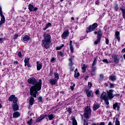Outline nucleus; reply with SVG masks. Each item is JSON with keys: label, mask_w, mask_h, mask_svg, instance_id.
<instances>
[{"label": "nucleus", "mask_w": 125, "mask_h": 125, "mask_svg": "<svg viewBox=\"0 0 125 125\" xmlns=\"http://www.w3.org/2000/svg\"><path fill=\"white\" fill-rule=\"evenodd\" d=\"M28 83L29 84H33V86H31L30 88V94L31 96H33L35 98H37V93L38 91H40L42 89V80L40 79L39 82L36 80V78L34 77L30 78L28 79Z\"/></svg>", "instance_id": "obj_1"}, {"label": "nucleus", "mask_w": 125, "mask_h": 125, "mask_svg": "<svg viewBox=\"0 0 125 125\" xmlns=\"http://www.w3.org/2000/svg\"><path fill=\"white\" fill-rule=\"evenodd\" d=\"M113 92H114V90L110 89L108 91H106V92H104L101 95V99L104 100V103L106 105H109V99H113L114 98Z\"/></svg>", "instance_id": "obj_2"}, {"label": "nucleus", "mask_w": 125, "mask_h": 125, "mask_svg": "<svg viewBox=\"0 0 125 125\" xmlns=\"http://www.w3.org/2000/svg\"><path fill=\"white\" fill-rule=\"evenodd\" d=\"M43 37L44 40H42L43 46L46 49H48L50 47V43H51V36L48 34L44 32Z\"/></svg>", "instance_id": "obj_3"}, {"label": "nucleus", "mask_w": 125, "mask_h": 125, "mask_svg": "<svg viewBox=\"0 0 125 125\" xmlns=\"http://www.w3.org/2000/svg\"><path fill=\"white\" fill-rule=\"evenodd\" d=\"M90 114H91V109H90V107L87 106L85 108L84 113V118H86V119H89V116H90Z\"/></svg>", "instance_id": "obj_4"}, {"label": "nucleus", "mask_w": 125, "mask_h": 125, "mask_svg": "<svg viewBox=\"0 0 125 125\" xmlns=\"http://www.w3.org/2000/svg\"><path fill=\"white\" fill-rule=\"evenodd\" d=\"M97 26H98V24H97V23H94L92 25H90L89 27H88L86 29V33H90V32H92L93 31H94L96 28H97Z\"/></svg>", "instance_id": "obj_5"}, {"label": "nucleus", "mask_w": 125, "mask_h": 125, "mask_svg": "<svg viewBox=\"0 0 125 125\" xmlns=\"http://www.w3.org/2000/svg\"><path fill=\"white\" fill-rule=\"evenodd\" d=\"M8 100L11 102L13 101V103H16V102L18 101V99L17 97H15V95H12L9 97Z\"/></svg>", "instance_id": "obj_6"}, {"label": "nucleus", "mask_w": 125, "mask_h": 125, "mask_svg": "<svg viewBox=\"0 0 125 125\" xmlns=\"http://www.w3.org/2000/svg\"><path fill=\"white\" fill-rule=\"evenodd\" d=\"M69 34L70 33H69V30L67 29L64 32H63L61 37L62 39H63V40H66V39H67V38L69 37Z\"/></svg>", "instance_id": "obj_7"}, {"label": "nucleus", "mask_w": 125, "mask_h": 125, "mask_svg": "<svg viewBox=\"0 0 125 125\" xmlns=\"http://www.w3.org/2000/svg\"><path fill=\"white\" fill-rule=\"evenodd\" d=\"M28 9L30 12L33 11V12L35 11H37L38 10V7H35L34 6L31 4L28 5Z\"/></svg>", "instance_id": "obj_8"}, {"label": "nucleus", "mask_w": 125, "mask_h": 125, "mask_svg": "<svg viewBox=\"0 0 125 125\" xmlns=\"http://www.w3.org/2000/svg\"><path fill=\"white\" fill-rule=\"evenodd\" d=\"M85 92L87 97H93V92L91 90H89L88 89L85 90Z\"/></svg>", "instance_id": "obj_9"}, {"label": "nucleus", "mask_w": 125, "mask_h": 125, "mask_svg": "<svg viewBox=\"0 0 125 125\" xmlns=\"http://www.w3.org/2000/svg\"><path fill=\"white\" fill-rule=\"evenodd\" d=\"M47 117V115L45 114L44 115H41L39 118H38L36 120V123H39L40 122H42L44 119L45 118H46Z\"/></svg>", "instance_id": "obj_10"}, {"label": "nucleus", "mask_w": 125, "mask_h": 125, "mask_svg": "<svg viewBox=\"0 0 125 125\" xmlns=\"http://www.w3.org/2000/svg\"><path fill=\"white\" fill-rule=\"evenodd\" d=\"M115 38L117 40L118 42H120L121 41V38L120 37V32H119V31H116L115 32Z\"/></svg>", "instance_id": "obj_11"}, {"label": "nucleus", "mask_w": 125, "mask_h": 125, "mask_svg": "<svg viewBox=\"0 0 125 125\" xmlns=\"http://www.w3.org/2000/svg\"><path fill=\"white\" fill-rule=\"evenodd\" d=\"M37 64V70L40 71L42 68V63H40V62L37 61L36 62Z\"/></svg>", "instance_id": "obj_12"}, {"label": "nucleus", "mask_w": 125, "mask_h": 125, "mask_svg": "<svg viewBox=\"0 0 125 125\" xmlns=\"http://www.w3.org/2000/svg\"><path fill=\"white\" fill-rule=\"evenodd\" d=\"M49 82L52 85H55L57 83V80L55 79H50Z\"/></svg>", "instance_id": "obj_13"}, {"label": "nucleus", "mask_w": 125, "mask_h": 125, "mask_svg": "<svg viewBox=\"0 0 125 125\" xmlns=\"http://www.w3.org/2000/svg\"><path fill=\"white\" fill-rule=\"evenodd\" d=\"M113 107L114 110H117V111H119V110H120V106H119L117 103L113 104Z\"/></svg>", "instance_id": "obj_14"}, {"label": "nucleus", "mask_w": 125, "mask_h": 125, "mask_svg": "<svg viewBox=\"0 0 125 125\" xmlns=\"http://www.w3.org/2000/svg\"><path fill=\"white\" fill-rule=\"evenodd\" d=\"M19 108V106L17 104L15 103L13 104V110L14 111V112H15V111H17Z\"/></svg>", "instance_id": "obj_15"}, {"label": "nucleus", "mask_w": 125, "mask_h": 125, "mask_svg": "<svg viewBox=\"0 0 125 125\" xmlns=\"http://www.w3.org/2000/svg\"><path fill=\"white\" fill-rule=\"evenodd\" d=\"M30 60V58H26L24 59V66L26 67V66H28L29 67V61Z\"/></svg>", "instance_id": "obj_16"}, {"label": "nucleus", "mask_w": 125, "mask_h": 125, "mask_svg": "<svg viewBox=\"0 0 125 125\" xmlns=\"http://www.w3.org/2000/svg\"><path fill=\"white\" fill-rule=\"evenodd\" d=\"M113 58L114 59V63H115L116 64H118V63H119V59H118V57L117 56V55H113Z\"/></svg>", "instance_id": "obj_17"}, {"label": "nucleus", "mask_w": 125, "mask_h": 125, "mask_svg": "<svg viewBox=\"0 0 125 125\" xmlns=\"http://www.w3.org/2000/svg\"><path fill=\"white\" fill-rule=\"evenodd\" d=\"M109 79L112 82H115L117 80V76L115 75H111L109 77Z\"/></svg>", "instance_id": "obj_18"}, {"label": "nucleus", "mask_w": 125, "mask_h": 125, "mask_svg": "<svg viewBox=\"0 0 125 125\" xmlns=\"http://www.w3.org/2000/svg\"><path fill=\"white\" fill-rule=\"evenodd\" d=\"M19 117H20V113L18 111L14 113L13 114V118H19Z\"/></svg>", "instance_id": "obj_19"}, {"label": "nucleus", "mask_w": 125, "mask_h": 125, "mask_svg": "<svg viewBox=\"0 0 125 125\" xmlns=\"http://www.w3.org/2000/svg\"><path fill=\"white\" fill-rule=\"evenodd\" d=\"M5 22V18H4V17H1V21H0V27H1V25H2V24H4Z\"/></svg>", "instance_id": "obj_20"}, {"label": "nucleus", "mask_w": 125, "mask_h": 125, "mask_svg": "<svg viewBox=\"0 0 125 125\" xmlns=\"http://www.w3.org/2000/svg\"><path fill=\"white\" fill-rule=\"evenodd\" d=\"M34 101H35V100L34 99L33 97H30L29 98V104L31 106H32V105H33Z\"/></svg>", "instance_id": "obj_21"}, {"label": "nucleus", "mask_w": 125, "mask_h": 125, "mask_svg": "<svg viewBox=\"0 0 125 125\" xmlns=\"http://www.w3.org/2000/svg\"><path fill=\"white\" fill-rule=\"evenodd\" d=\"M86 68H87V65L85 64H83L82 69V73H85V71H86Z\"/></svg>", "instance_id": "obj_22"}, {"label": "nucleus", "mask_w": 125, "mask_h": 125, "mask_svg": "<svg viewBox=\"0 0 125 125\" xmlns=\"http://www.w3.org/2000/svg\"><path fill=\"white\" fill-rule=\"evenodd\" d=\"M47 117L49 121H52V120L54 119V114H49L48 115Z\"/></svg>", "instance_id": "obj_23"}, {"label": "nucleus", "mask_w": 125, "mask_h": 125, "mask_svg": "<svg viewBox=\"0 0 125 125\" xmlns=\"http://www.w3.org/2000/svg\"><path fill=\"white\" fill-rule=\"evenodd\" d=\"M29 40H30V36H29L28 35H25L23 38V41L24 42H27V41H29Z\"/></svg>", "instance_id": "obj_24"}, {"label": "nucleus", "mask_w": 125, "mask_h": 125, "mask_svg": "<svg viewBox=\"0 0 125 125\" xmlns=\"http://www.w3.org/2000/svg\"><path fill=\"white\" fill-rule=\"evenodd\" d=\"M96 70H97V68H96V67H93V66L92 67L91 75L92 76H94L95 75V74L93 72H95V71H96Z\"/></svg>", "instance_id": "obj_25"}, {"label": "nucleus", "mask_w": 125, "mask_h": 125, "mask_svg": "<svg viewBox=\"0 0 125 125\" xmlns=\"http://www.w3.org/2000/svg\"><path fill=\"white\" fill-rule=\"evenodd\" d=\"M72 125H78V123L77 122V120L74 117L72 118Z\"/></svg>", "instance_id": "obj_26"}, {"label": "nucleus", "mask_w": 125, "mask_h": 125, "mask_svg": "<svg viewBox=\"0 0 125 125\" xmlns=\"http://www.w3.org/2000/svg\"><path fill=\"white\" fill-rule=\"evenodd\" d=\"M99 107H100V105H99V104H94L93 105L94 111H95V110H97L98 109H99Z\"/></svg>", "instance_id": "obj_27"}, {"label": "nucleus", "mask_w": 125, "mask_h": 125, "mask_svg": "<svg viewBox=\"0 0 125 125\" xmlns=\"http://www.w3.org/2000/svg\"><path fill=\"white\" fill-rule=\"evenodd\" d=\"M101 37H102V31L99 30L98 32L97 38L101 39Z\"/></svg>", "instance_id": "obj_28"}, {"label": "nucleus", "mask_w": 125, "mask_h": 125, "mask_svg": "<svg viewBox=\"0 0 125 125\" xmlns=\"http://www.w3.org/2000/svg\"><path fill=\"white\" fill-rule=\"evenodd\" d=\"M54 75L55 76L54 80L58 81L59 80V75H58V73H54Z\"/></svg>", "instance_id": "obj_29"}, {"label": "nucleus", "mask_w": 125, "mask_h": 125, "mask_svg": "<svg viewBox=\"0 0 125 125\" xmlns=\"http://www.w3.org/2000/svg\"><path fill=\"white\" fill-rule=\"evenodd\" d=\"M114 11H118L119 10V6L117 4H115L113 7Z\"/></svg>", "instance_id": "obj_30"}, {"label": "nucleus", "mask_w": 125, "mask_h": 125, "mask_svg": "<svg viewBox=\"0 0 125 125\" xmlns=\"http://www.w3.org/2000/svg\"><path fill=\"white\" fill-rule=\"evenodd\" d=\"M75 74H74V77H75V78H78V77H80V73H79V72H77H77H78V69H76L75 70Z\"/></svg>", "instance_id": "obj_31"}, {"label": "nucleus", "mask_w": 125, "mask_h": 125, "mask_svg": "<svg viewBox=\"0 0 125 125\" xmlns=\"http://www.w3.org/2000/svg\"><path fill=\"white\" fill-rule=\"evenodd\" d=\"M69 61L70 62L69 66H70V67H72V66H73V59L72 58H70L69 59Z\"/></svg>", "instance_id": "obj_32"}, {"label": "nucleus", "mask_w": 125, "mask_h": 125, "mask_svg": "<svg viewBox=\"0 0 125 125\" xmlns=\"http://www.w3.org/2000/svg\"><path fill=\"white\" fill-rule=\"evenodd\" d=\"M100 41H101V38H97L96 41L94 42V44H98V43H99V42H100Z\"/></svg>", "instance_id": "obj_33"}, {"label": "nucleus", "mask_w": 125, "mask_h": 125, "mask_svg": "<svg viewBox=\"0 0 125 125\" xmlns=\"http://www.w3.org/2000/svg\"><path fill=\"white\" fill-rule=\"evenodd\" d=\"M64 47V44H62L61 46H58L56 47V50H60L62 48V47Z\"/></svg>", "instance_id": "obj_34"}, {"label": "nucleus", "mask_w": 125, "mask_h": 125, "mask_svg": "<svg viewBox=\"0 0 125 125\" xmlns=\"http://www.w3.org/2000/svg\"><path fill=\"white\" fill-rule=\"evenodd\" d=\"M70 51L72 53L74 52V47L72 46H70Z\"/></svg>", "instance_id": "obj_35"}, {"label": "nucleus", "mask_w": 125, "mask_h": 125, "mask_svg": "<svg viewBox=\"0 0 125 125\" xmlns=\"http://www.w3.org/2000/svg\"><path fill=\"white\" fill-rule=\"evenodd\" d=\"M109 86H110V88H113V87H114V86H115V84L110 83Z\"/></svg>", "instance_id": "obj_36"}, {"label": "nucleus", "mask_w": 125, "mask_h": 125, "mask_svg": "<svg viewBox=\"0 0 125 125\" xmlns=\"http://www.w3.org/2000/svg\"><path fill=\"white\" fill-rule=\"evenodd\" d=\"M115 125H120V121H119L118 119H116V120Z\"/></svg>", "instance_id": "obj_37"}, {"label": "nucleus", "mask_w": 125, "mask_h": 125, "mask_svg": "<svg viewBox=\"0 0 125 125\" xmlns=\"http://www.w3.org/2000/svg\"><path fill=\"white\" fill-rule=\"evenodd\" d=\"M104 79V75L103 74H100V80L101 81V80H103Z\"/></svg>", "instance_id": "obj_38"}, {"label": "nucleus", "mask_w": 125, "mask_h": 125, "mask_svg": "<svg viewBox=\"0 0 125 125\" xmlns=\"http://www.w3.org/2000/svg\"><path fill=\"white\" fill-rule=\"evenodd\" d=\"M32 121H33V119H30V121L27 122V124L29 125H32Z\"/></svg>", "instance_id": "obj_39"}, {"label": "nucleus", "mask_w": 125, "mask_h": 125, "mask_svg": "<svg viewBox=\"0 0 125 125\" xmlns=\"http://www.w3.org/2000/svg\"><path fill=\"white\" fill-rule=\"evenodd\" d=\"M95 65H96V60H94V61L93 62V63L92 64V67H94V66H95Z\"/></svg>", "instance_id": "obj_40"}, {"label": "nucleus", "mask_w": 125, "mask_h": 125, "mask_svg": "<svg viewBox=\"0 0 125 125\" xmlns=\"http://www.w3.org/2000/svg\"><path fill=\"white\" fill-rule=\"evenodd\" d=\"M88 86L89 88H91V87L92 86V83H91V82H88Z\"/></svg>", "instance_id": "obj_41"}, {"label": "nucleus", "mask_w": 125, "mask_h": 125, "mask_svg": "<svg viewBox=\"0 0 125 125\" xmlns=\"http://www.w3.org/2000/svg\"><path fill=\"white\" fill-rule=\"evenodd\" d=\"M103 62H104V63H106V64H109V61H108V60L107 59L103 60Z\"/></svg>", "instance_id": "obj_42"}, {"label": "nucleus", "mask_w": 125, "mask_h": 125, "mask_svg": "<svg viewBox=\"0 0 125 125\" xmlns=\"http://www.w3.org/2000/svg\"><path fill=\"white\" fill-rule=\"evenodd\" d=\"M67 112L70 115H71L72 113V109H71V108H68Z\"/></svg>", "instance_id": "obj_43"}, {"label": "nucleus", "mask_w": 125, "mask_h": 125, "mask_svg": "<svg viewBox=\"0 0 125 125\" xmlns=\"http://www.w3.org/2000/svg\"><path fill=\"white\" fill-rule=\"evenodd\" d=\"M38 101H39V102H42V97H39L38 98Z\"/></svg>", "instance_id": "obj_44"}, {"label": "nucleus", "mask_w": 125, "mask_h": 125, "mask_svg": "<svg viewBox=\"0 0 125 125\" xmlns=\"http://www.w3.org/2000/svg\"><path fill=\"white\" fill-rule=\"evenodd\" d=\"M18 56L19 57H23V55H22V54H21V52H18Z\"/></svg>", "instance_id": "obj_45"}, {"label": "nucleus", "mask_w": 125, "mask_h": 125, "mask_svg": "<svg viewBox=\"0 0 125 125\" xmlns=\"http://www.w3.org/2000/svg\"><path fill=\"white\" fill-rule=\"evenodd\" d=\"M0 16L1 17H4V16H3V13H2V11H0Z\"/></svg>", "instance_id": "obj_46"}, {"label": "nucleus", "mask_w": 125, "mask_h": 125, "mask_svg": "<svg viewBox=\"0 0 125 125\" xmlns=\"http://www.w3.org/2000/svg\"><path fill=\"white\" fill-rule=\"evenodd\" d=\"M105 43H106V44H108L109 43V39H105Z\"/></svg>", "instance_id": "obj_47"}, {"label": "nucleus", "mask_w": 125, "mask_h": 125, "mask_svg": "<svg viewBox=\"0 0 125 125\" xmlns=\"http://www.w3.org/2000/svg\"><path fill=\"white\" fill-rule=\"evenodd\" d=\"M74 87H75V84H73V86H70V89L71 90H74Z\"/></svg>", "instance_id": "obj_48"}, {"label": "nucleus", "mask_w": 125, "mask_h": 125, "mask_svg": "<svg viewBox=\"0 0 125 125\" xmlns=\"http://www.w3.org/2000/svg\"><path fill=\"white\" fill-rule=\"evenodd\" d=\"M99 93H100L99 90H97L95 92V94H96V95H98V94H99Z\"/></svg>", "instance_id": "obj_49"}, {"label": "nucleus", "mask_w": 125, "mask_h": 125, "mask_svg": "<svg viewBox=\"0 0 125 125\" xmlns=\"http://www.w3.org/2000/svg\"><path fill=\"white\" fill-rule=\"evenodd\" d=\"M59 55H60V56H63V53L62 52H59Z\"/></svg>", "instance_id": "obj_50"}, {"label": "nucleus", "mask_w": 125, "mask_h": 125, "mask_svg": "<svg viewBox=\"0 0 125 125\" xmlns=\"http://www.w3.org/2000/svg\"><path fill=\"white\" fill-rule=\"evenodd\" d=\"M114 97H115V96H116L117 97H118L119 96H120V94H116L113 95Z\"/></svg>", "instance_id": "obj_51"}, {"label": "nucleus", "mask_w": 125, "mask_h": 125, "mask_svg": "<svg viewBox=\"0 0 125 125\" xmlns=\"http://www.w3.org/2000/svg\"><path fill=\"white\" fill-rule=\"evenodd\" d=\"M88 125V123L86 121H84V125Z\"/></svg>", "instance_id": "obj_52"}, {"label": "nucleus", "mask_w": 125, "mask_h": 125, "mask_svg": "<svg viewBox=\"0 0 125 125\" xmlns=\"http://www.w3.org/2000/svg\"><path fill=\"white\" fill-rule=\"evenodd\" d=\"M72 43H73V41H70V42H69V45H70V46L73 45H72Z\"/></svg>", "instance_id": "obj_53"}, {"label": "nucleus", "mask_w": 125, "mask_h": 125, "mask_svg": "<svg viewBox=\"0 0 125 125\" xmlns=\"http://www.w3.org/2000/svg\"><path fill=\"white\" fill-rule=\"evenodd\" d=\"M14 65H17L18 64V62L17 61L14 62Z\"/></svg>", "instance_id": "obj_54"}, {"label": "nucleus", "mask_w": 125, "mask_h": 125, "mask_svg": "<svg viewBox=\"0 0 125 125\" xmlns=\"http://www.w3.org/2000/svg\"><path fill=\"white\" fill-rule=\"evenodd\" d=\"M55 60V59L54 58H52L51 60V62H53Z\"/></svg>", "instance_id": "obj_55"}, {"label": "nucleus", "mask_w": 125, "mask_h": 125, "mask_svg": "<svg viewBox=\"0 0 125 125\" xmlns=\"http://www.w3.org/2000/svg\"><path fill=\"white\" fill-rule=\"evenodd\" d=\"M87 79H88V76H85V81H87Z\"/></svg>", "instance_id": "obj_56"}, {"label": "nucleus", "mask_w": 125, "mask_h": 125, "mask_svg": "<svg viewBox=\"0 0 125 125\" xmlns=\"http://www.w3.org/2000/svg\"><path fill=\"white\" fill-rule=\"evenodd\" d=\"M47 25L49 27H50V26H51V23H48Z\"/></svg>", "instance_id": "obj_57"}, {"label": "nucleus", "mask_w": 125, "mask_h": 125, "mask_svg": "<svg viewBox=\"0 0 125 125\" xmlns=\"http://www.w3.org/2000/svg\"><path fill=\"white\" fill-rule=\"evenodd\" d=\"M71 20H72V21H74V20H75V18H74V17H72V18H71Z\"/></svg>", "instance_id": "obj_58"}, {"label": "nucleus", "mask_w": 125, "mask_h": 125, "mask_svg": "<svg viewBox=\"0 0 125 125\" xmlns=\"http://www.w3.org/2000/svg\"><path fill=\"white\" fill-rule=\"evenodd\" d=\"M108 125H112V122H109Z\"/></svg>", "instance_id": "obj_59"}, {"label": "nucleus", "mask_w": 125, "mask_h": 125, "mask_svg": "<svg viewBox=\"0 0 125 125\" xmlns=\"http://www.w3.org/2000/svg\"><path fill=\"white\" fill-rule=\"evenodd\" d=\"M98 34V32H96V31H95V32H94V34L95 35H97Z\"/></svg>", "instance_id": "obj_60"}, {"label": "nucleus", "mask_w": 125, "mask_h": 125, "mask_svg": "<svg viewBox=\"0 0 125 125\" xmlns=\"http://www.w3.org/2000/svg\"><path fill=\"white\" fill-rule=\"evenodd\" d=\"M15 36L16 37V38H18V34H15Z\"/></svg>", "instance_id": "obj_61"}, {"label": "nucleus", "mask_w": 125, "mask_h": 125, "mask_svg": "<svg viewBox=\"0 0 125 125\" xmlns=\"http://www.w3.org/2000/svg\"><path fill=\"white\" fill-rule=\"evenodd\" d=\"M46 29H47L46 27H45L44 28H43V31H45V30H46Z\"/></svg>", "instance_id": "obj_62"}, {"label": "nucleus", "mask_w": 125, "mask_h": 125, "mask_svg": "<svg viewBox=\"0 0 125 125\" xmlns=\"http://www.w3.org/2000/svg\"><path fill=\"white\" fill-rule=\"evenodd\" d=\"M2 11V10L1 9V7L0 6V11Z\"/></svg>", "instance_id": "obj_63"}, {"label": "nucleus", "mask_w": 125, "mask_h": 125, "mask_svg": "<svg viewBox=\"0 0 125 125\" xmlns=\"http://www.w3.org/2000/svg\"><path fill=\"white\" fill-rule=\"evenodd\" d=\"M49 26H48L47 25H46V26H45L46 28H47V29H48V28L49 27Z\"/></svg>", "instance_id": "obj_64"}]
</instances>
